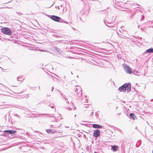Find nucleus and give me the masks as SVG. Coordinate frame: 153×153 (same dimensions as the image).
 <instances>
[{"instance_id":"1","label":"nucleus","mask_w":153,"mask_h":153,"mask_svg":"<svg viewBox=\"0 0 153 153\" xmlns=\"http://www.w3.org/2000/svg\"><path fill=\"white\" fill-rule=\"evenodd\" d=\"M131 84L130 83H125L118 88V90L120 92H125L127 90V93L131 91Z\"/></svg>"},{"instance_id":"2","label":"nucleus","mask_w":153,"mask_h":153,"mask_svg":"<svg viewBox=\"0 0 153 153\" xmlns=\"http://www.w3.org/2000/svg\"><path fill=\"white\" fill-rule=\"evenodd\" d=\"M75 93L74 96L76 97V99H79L81 97L82 94V89L80 86H75V88H74Z\"/></svg>"},{"instance_id":"3","label":"nucleus","mask_w":153,"mask_h":153,"mask_svg":"<svg viewBox=\"0 0 153 153\" xmlns=\"http://www.w3.org/2000/svg\"><path fill=\"white\" fill-rule=\"evenodd\" d=\"M1 32L4 34L10 36L12 34V32L11 29L7 27H4L1 29Z\"/></svg>"},{"instance_id":"4","label":"nucleus","mask_w":153,"mask_h":153,"mask_svg":"<svg viewBox=\"0 0 153 153\" xmlns=\"http://www.w3.org/2000/svg\"><path fill=\"white\" fill-rule=\"evenodd\" d=\"M4 133L5 136H7L8 135V134L13 135H16L17 131H16L13 130H6L4 131Z\"/></svg>"},{"instance_id":"5","label":"nucleus","mask_w":153,"mask_h":153,"mask_svg":"<svg viewBox=\"0 0 153 153\" xmlns=\"http://www.w3.org/2000/svg\"><path fill=\"white\" fill-rule=\"evenodd\" d=\"M124 70L128 74H131L132 73L131 68L128 65L126 64L123 65Z\"/></svg>"},{"instance_id":"6","label":"nucleus","mask_w":153,"mask_h":153,"mask_svg":"<svg viewBox=\"0 0 153 153\" xmlns=\"http://www.w3.org/2000/svg\"><path fill=\"white\" fill-rule=\"evenodd\" d=\"M114 17L112 15H108V17L106 19V22L107 23L110 25H112V22L114 21Z\"/></svg>"},{"instance_id":"7","label":"nucleus","mask_w":153,"mask_h":153,"mask_svg":"<svg viewBox=\"0 0 153 153\" xmlns=\"http://www.w3.org/2000/svg\"><path fill=\"white\" fill-rule=\"evenodd\" d=\"M50 17L53 20L57 22H59V20L61 19L60 17L55 15L50 16Z\"/></svg>"},{"instance_id":"8","label":"nucleus","mask_w":153,"mask_h":153,"mask_svg":"<svg viewBox=\"0 0 153 153\" xmlns=\"http://www.w3.org/2000/svg\"><path fill=\"white\" fill-rule=\"evenodd\" d=\"M93 134V136L97 138L100 136V131L98 129H96L94 131Z\"/></svg>"},{"instance_id":"9","label":"nucleus","mask_w":153,"mask_h":153,"mask_svg":"<svg viewBox=\"0 0 153 153\" xmlns=\"http://www.w3.org/2000/svg\"><path fill=\"white\" fill-rule=\"evenodd\" d=\"M153 53V48H150L146 50L143 53V55H144L147 53L149 54L150 53Z\"/></svg>"},{"instance_id":"10","label":"nucleus","mask_w":153,"mask_h":153,"mask_svg":"<svg viewBox=\"0 0 153 153\" xmlns=\"http://www.w3.org/2000/svg\"><path fill=\"white\" fill-rule=\"evenodd\" d=\"M123 10L126 12L125 13L126 15V14H129V16H128V18L130 19H132L133 15L130 11L125 10Z\"/></svg>"},{"instance_id":"11","label":"nucleus","mask_w":153,"mask_h":153,"mask_svg":"<svg viewBox=\"0 0 153 153\" xmlns=\"http://www.w3.org/2000/svg\"><path fill=\"white\" fill-rule=\"evenodd\" d=\"M46 131L48 134H54L56 132V130L51 129H46Z\"/></svg>"},{"instance_id":"12","label":"nucleus","mask_w":153,"mask_h":153,"mask_svg":"<svg viewBox=\"0 0 153 153\" xmlns=\"http://www.w3.org/2000/svg\"><path fill=\"white\" fill-rule=\"evenodd\" d=\"M111 149L114 152L117 151L118 148V146L116 145H111Z\"/></svg>"},{"instance_id":"13","label":"nucleus","mask_w":153,"mask_h":153,"mask_svg":"<svg viewBox=\"0 0 153 153\" xmlns=\"http://www.w3.org/2000/svg\"><path fill=\"white\" fill-rule=\"evenodd\" d=\"M123 27L124 28V27L122 26L121 27L120 29L119 30V31L120 33V34L121 36H123V34H126V32L125 30H123Z\"/></svg>"},{"instance_id":"14","label":"nucleus","mask_w":153,"mask_h":153,"mask_svg":"<svg viewBox=\"0 0 153 153\" xmlns=\"http://www.w3.org/2000/svg\"><path fill=\"white\" fill-rule=\"evenodd\" d=\"M92 127L94 128H102V126L97 124H93L92 125Z\"/></svg>"},{"instance_id":"15","label":"nucleus","mask_w":153,"mask_h":153,"mask_svg":"<svg viewBox=\"0 0 153 153\" xmlns=\"http://www.w3.org/2000/svg\"><path fill=\"white\" fill-rule=\"evenodd\" d=\"M130 117L133 120H135L137 119L136 117L134 115L133 113H131L129 115Z\"/></svg>"},{"instance_id":"16","label":"nucleus","mask_w":153,"mask_h":153,"mask_svg":"<svg viewBox=\"0 0 153 153\" xmlns=\"http://www.w3.org/2000/svg\"><path fill=\"white\" fill-rule=\"evenodd\" d=\"M59 22H60L61 23H65L67 24H68V22H66L65 20L62 19L61 18L60 20H59Z\"/></svg>"},{"instance_id":"17","label":"nucleus","mask_w":153,"mask_h":153,"mask_svg":"<svg viewBox=\"0 0 153 153\" xmlns=\"http://www.w3.org/2000/svg\"><path fill=\"white\" fill-rule=\"evenodd\" d=\"M132 73H133V74H134L136 75H138L139 74L138 71H135V70L134 71H133V72Z\"/></svg>"},{"instance_id":"18","label":"nucleus","mask_w":153,"mask_h":153,"mask_svg":"<svg viewBox=\"0 0 153 153\" xmlns=\"http://www.w3.org/2000/svg\"><path fill=\"white\" fill-rule=\"evenodd\" d=\"M29 94H27L23 96L22 97L23 98H29Z\"/></svg>"},{"instance_id":"19","label":"nucleus","mask_w":153,"mask_h":153,"mask_svg":"<svg viewBox=\"0 0 153 153\" xmlns=\"http://www.w3.org/2000/svg\"><path fill=\"white\" fill-rule=\"evenodd\" d=\"M68 108V109L69 110L71 111L72 110V109H73V110H75L76 109V108L75 107V106H74V107H73L72 108Z\"/></svg>"},{"instance_id":"20","label":"nucleus","mask_w":153,"mask_h":153,"mask_svg":"<svg viewBox=\"0 0 153 153\" xmlns=\"http://www.w3.org/2000/svg\"><path fill=\"white\" fill-rule=\"evenodd\" d=\"M62 79H64L63 81L64 83V82L65 81L66 82L67 81V79L66 78V76H63V77H62Z\"/></svg>"},{"instance_id":"21","label":"nucleus","mask_w":153,"mask_h":153,"mask_svg":"<svg viewBox=\"0 0 153 153\" xmlns=\"http://www.w3.org/2000/svg\"><path fill=\"white\" fill-rule=\"evenodd\" d=\"M141 144V141L140 140H138L137 143V145H138V146H139Z\"/></svg>"},{"instance_id":"22","label":"nucleus","mask_w":153,"mask_h":153,"mask_svg":"<svg viewBox=\"0 0 153 153\" xmlns=\"http://www.w3.org/2000/svg\"><path fill=\"white\" fill-rule=\"evenodd\" d=\"M17 79L18 81H22L23 80L21 78H20L19 76L17 78Z\"/></svg>"},{"instance_id":"23","label":"nucleus","mask_w":153,"mask_h":153,"mask_svg":"<svg viewBox=\"0 0 153 153\" xmlns=\"http://www.w3.org/2000/svg\"><path fill=\"white\" fill-rule=\"evenodd\" d=\"M104 22L105 24L106 25H107V26H108V27H112V26H113V25H107V24L106 23V22H105V20H104Z\"/></svg>"},{"instance_id":"24","label":"nucleus","mask_w":153,"mask_h":153,"mask_svg":"<svg viewBox=\"0 0 153 153\" xmlns=\"http://www.w3.org/2000/svg\"><path fill=\"white\" fill-rule=\"evenodd\" d=\"M53 36H54L56 37H57V38H58V37H59V36L57 35V34H53L52 35Z\"/></svg>"},{"instance_id":"25","label":"nucleus","mask_w":153,"mask_h":153,"mask_svg":"<svg viewBox=\"0 0 153 153\" xmlns=\"http://www.w3.org/2000/svg\"><path fill=\"white\" fill-rule=\"evenodd\" d=\"M64 99L65 100V101L66 102V103H69V102L68 101V100L66 98L64 97Z\"/></svg>"},{"instance_id":"26","label":"nucleus","mask_w":153,"mask_h":153,"mask_svg":"<svg viewBox=\"0 0 153 153\" xmlns=\"http://www.w3.org/2000/svg\"><path fill=\"white\" fill-rule=\"evenodd\" d=\"M16 13L19 16H21L23 15V13H22L19 12H16Z\"/></svg>"},{"instance_id":"27","label":"nucleus","mask_w":153,"mask_h":153,"mask_svg":"<svg viewBox=\"0 0 153 153\" xmlns=\"http://www.w3.org/2000/svg\"><path fill=\"white\" fill-rule=\"evenodd\" d=\"M14 116H16V117H17L20 118V116L18 114H15L14 115Z\"/></svg>"},{"instance_id":"28","label":"nucleus","mask_w":153,"mask_h":153,"mask_svg":"<svg viewBox=\"0 0 153 153\" xmlns=\"http://www.w3.org/2000/svg\"><path fill=\"white\" fill-rule=\"evenodd\" d=\"M10 118H9V119L8 120H7V119H6V121L8 123H9L10 122Z\"/></svg>"},{"instance_id":"29","label":"nucleus","mask_w":153,"mask_h":153,"mask_svg":"<svg viewBox=\"0 0 153 153\" xmlns=\"http://www.w3.org/2000/svg\"><path fill=\"white\" fill-rule=\"evenodd\" d=\"M81 124L82 125H84V126H87V125H88L87 124H85V123H81Z\"/></svg>"},{"instance_id":"30","label":"nucleus","mask_w":153,"mask_h":153,"mask_svg":"<svg viewBox=\"0 0 153 153\" xmlns=\"http://www.w3.org/2000/svg\"><path fill=\"white\" fill-rule=\"evenodd\" d=\"M144 19V16L143 15L142 16V18L141 19V20H140V21H142V20L143 19Z\"/></svg>"},{"instance_id":"31","label":"nucleus","mask_w":153,"mask_h":153,"mask_svg":"<svg viewBox=\"0 0 153 153\" xmlns=\"http://www.w3.org/2000/svg\"><path fill=\"white\" fill-rule=\"evenodd\" d=\"M140 30H141L142 31H145V29L143 28H141L140 29Z\"/></svg>"},{"instance_id":"32","label":"nucleus","mask_w":153,"mask_h":153,"mask_svg":"<svg viewBox=\"0 0 153 153\" xmlns=\"http://www.w3.org/2000/svg\"><path fill=\"white\" fill-rule=\"evenodd\" d=\"M54 104H53V105L51 106V108H54Z\"/></svg>"},{"instance_id":"33","label":"nucleus","mask_w":153,"mask_h":153,"mask_svg":"<svg viewBox=\"0 0 153 153\" xmlns=\"http://www.w3.org/2000/svg\"><path fill=\"white\" fill-rule=\"evenodd\" d=\"M85 101L86 102H88V99L85 98Z\"/></svg>"},{"instance_id":"34","label":"nucleus","mask_w":153,"mask_h":153,"mask_svg":"<svg viewBox=\"0 0 153 153\" xmlns=\"http://www.w3.org/2000/svg\"><path fill=\"white\" fill-rule=\"evenodd\" d=\"M96 2L97 3H99V4H100V2L99 1H96Z\"/></svg>"},{"instance_id":"35","label":"nucleus","mask_w":153,"mask_h":153,"mask_svg":"<svg viewBox=\"0 0 153 153\" xmlns=\"http://www.w3.org/2000/svg\"><path fill=\"white\" fill-rule=\"evenodd\" d=\"M53 89H54V87H52L51 88V91H53Z\"/></svg>"},{"instance_id":"36","label":"nucleus","mask_w":153,"mask_h":153,"mask_svg":"<svg viewBox=\"0 0 153 153\" xmlns=\"http://www.w3.org/2000/svg\"><path fill=\"white\" fill-rule=\"evenodd\" d=\"M23 91H22V92H20V93H19V92L17 93H16V94H21V93H23Z\"/></svg>"},{"instance_id":"37","label":"nucleus","mask_w":153,"mask_h":153,"mask_svg":"<svg viewBox=\"0 0 153 153\" xmlns=\"http://www.w3.org/2000/svg\"><path fill=\"white\" fill-rule=\"evenodd\" d=\"M53 126V125H50V127H51V128H52V126Z\"/></svg>"},{"instance_id":"38","label":"nucleus","mask_w":153,"mask_h":153,"mask_svg":"<svg viewBox=\"0 0 153 153\" xmlns=\"http://www.w3.org/2000/svg\"><path fill=\"white\" fill-rule=\"evenodd\" d=\"M86 135H85V134H84V135H83V137L85 138L86 137Z\"/></svg>"},{"instance_id":"39","label":"nucleus","mask_w":153,"mask_h":153,"mask_svg":"<svg viewBox=\"0 0 153 153\" xmlns=\"http://www.w3.org/2000/svg\"><path fill=\"white\" fill-rule=\"evenodd\" d=\"M57 7H58V9L59 10V9H60V8H59V6H58Z\"/></svg>"},{"instance_id":"40","label":"nucleus","mask_w":153,"mask_h":153,"mask_svg":"<svg viewBox=\"0 0 153 153\" xmlns=\"http://www.w3.org/2000/svg\"><path fill=\"white\" fill-rule=\"evenodd\" d=\"M150 101H151V102L153 101V99L151 100H150Z\"/></svg>"},{"instance_id":"41","label":"nucleus","mask_w":153,"mask_h":153,"mask_svg":"<svg viewBox=\"0 0 153 153\" xmlns=\"http://www.w3.org/2000/svg\"><path fill=\"white\" fill-rule=\"evenodd\" d=\"M41 115H47V114H41Z\"/></svg>"},{"instance_id":"42","label":"nucleus","mask_w":153,"mask_h":153,"mask_svg":"<svg viewBox=\"0 0 153 153\" xmlns=\"http://www.w3.org/2000/svg\"><path fill=\"white\" fill-rule=\"evenodd\" d=\"M51 104H49V105H48V106H51Z\"/></svg>"},{"instance_id":"43","label":"nucleus","mask_w":153,"mask_h":153,"mask_svg":"<svg viewBox=\"0 0 153 153\" xmlns=\"http://www.w3.org/2000/svg\"><path fill=\"white\" fill-rule=\"evenodd\" d=\"M71 104H73V103H72V102H71Z\"/></svg>"},{"instance_id":"44","label":"nucleus","mask_w":153,"mask_h":153,"mask_svg":"<svg viewBox=\"0 0 153 153\" xmlns=\"http://www.w3.org/2000/svg\"><path fill=\"white\" fill-rule=\"evenodd\" d=\"M151 27L153 28V25L152 26H151Z\"/></svg>"},{"instance_id":"45","label":"nucleus","mask_w":153,"mask_h":153,"mask_svg":"<svg viewBox=\"0 0 153 153\" xmlns=\"http://www.w3.org/2000/svg\"><path fill=\"white\" fill-rule=\"evenodd\" d=\"M82 122H86V121H83Z\"/></svg>"},{"instance_id":"46","label":"nucleus","mask_w":153,"mask_h":153,"mask_svg":"<svg viewBox=\"0 0 153 153\" xmlns=\"http://www.w3.org/2000/svg\"><path fill=\"white\" fill-rule=\"evenodd\" d=\"M137 5H138V6H140V5H139V4H137Z\"/></svg>"},{"instance_id":"47","label":"nucleus","mask_w":153,"mask_h":153,"mask_svg":"<svg viewBox=\"0 0 153 153\" xmlns=\"http://www.w3.org/2000/svg\"><path fill=\"white\" fill-rule=\"evenodd\" d=\"M55 75L56 76H57V77H58V76H57V75Z\"/></svg>"},{"instance_id":"48","label":"nucleus","mask_w":153,"mask_h":153,"mask_svg":"<svg viewBox=\"0 0 153 153\" xmlns=\"http://www.w3.org/2000/svg\"><path fill=\"white\" fill-rule=\"evenodd\" d=\"M94 153H97V152H94Z\"/></svg>"},{"instance_id":"49","label":"nucleus","mask_w":153,"mask_h":153,"mask_svg":"<svg viewBox=\"0 0 153 153\" xmlns=\"http://www.w3.org/2000/svg\"><path fill=\"white\" fill-rule=\"evenodd\" d=\"M136 84L137 85H138L136 83Z\"/></svg>"},{"instance_id":"50","label":"nucleus","mask_w":153,"mask_h":153,"mask_svg":"<svg viewBox=\"0 0 153 153\" xmlns=\"http://www.w3.org/2000/svg\"><path fill=\"white\" fill-rule=\"evenodd\" d=\"M77 77H79V76H78V75H77Z\"/></svg>"},{"instance_id":"51","label":"nucleus","mask_w":153,"mask_h":153,"mask_svg":"<svg viewBox=\"0 0 153 153\" xmlns=\"http://www.w3.org/2000/svg\"><path fill=\"white\" fill-rule=\"evenodd\" d=\"M62 5H61V6H60V7H62Z\"/></svg>"},{"instance_id":"52","label":"nucleus","mask_w":153,"mask_h":153,"mask_svg":"<svg viewBox=\"0 0 153 153\" xmlns=\"http://www.w3.org/2000/svg\"><path fill=\"white\" fill-rule=\"evenodd\" d=\"M152 23H153V22H152Z\"/></svg>"},{"instance_id":"53","label":"nucleus","mask_w":153,"mask_h":153,"mask_svg":"<svg viewBox=\"0 0 153 153\" xmlns=\"http://www.w3.org/2000/svg\"><path fill=\"white\" fill-rule=\"evenodd\" d=\"M71 73L72 74H73V73H72V72H71Z\"/></svg>"},{"instance_id":"54","label":"nucleus","mask_w":153,"mask_h":153,"mask_svg":"<svg viewBox=\"0 0 153 153\" xmlns=\"http://www.w3.org/2000/svg\"><path fill=\"white\" fill-rule=\"evenodd\" d=\"M151 27V26H149V27Z\"/></svg>"},{"instance_id":"55","label":"nucleus","mask_w":153,"mask_h":153,"mask_svg":"<svg viewBox=\"0 0 153 153\" xmlns=\"http://www.w3.org/2000/svg\"><path fill=\"white\" fill-rule=\"evenodd\" d=\"M76 115H75V117H76Z\"/></svg>"},{"instance_id":"56","label":"nucleus","mask_w":153,"mask_h":153,"mask_svg":"<svg viewBox=\"0 0 153 153\" xmlns=\"http://www.w3.org/2000/svg\"><path fill=\"white\" fill-rule=\"evenodd\" d=\"M39 89H40V87L39 86Z\"/></svg>"}]
</instances>
